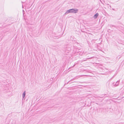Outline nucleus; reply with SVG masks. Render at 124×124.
<instances>
[{
  "instance_id": "nucleus-1",
  "label": "nucleus",
  "mask_w": 124,
  "mask_h": 124,
  "mask_svg": "<svg viewBox=\"0 0 124 124\" xmlns=\"http://www.w3.org/2000/svg\"><path fill=\"white\" fill-rule=\"evenodd\" d=\"M78 10H75L74 9H70L67 11L68 13H76L77 12Z\"/></svg>"
},
{
  "instance_id": "nucleus-2",
  "label": "nucleus",
  "mask_w": 124,
  "mask_h": 124,
  "mask_svg": "<svg viewBox=\"0 0 124 124\" xmlns=\"http://www.w3.org/2000/svg\"><path fill=\"white\" fill-rule=\"evenodd\" d=\"M98 13H96V14H95L94 16V18H96L98 16Z\"/></svg>"
},
{
  "instance_id": "nucleus-3",
  "label": "nucleus",
  "mask_w": 124,
  "mask_h": 124,
  "mask_svg": "<svg viewBox=\"0 0 124 124\" xmlns=\"http://www.w3.org/2000/svg\"><path fill=\"white\" fill-rule=\"evenodd\" d=\"M23 98H24L25 95V91L24 92L23 94Z\"/></svg>"
}]
</instances>
